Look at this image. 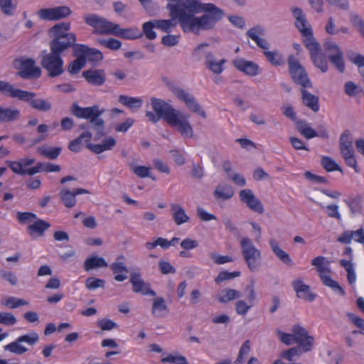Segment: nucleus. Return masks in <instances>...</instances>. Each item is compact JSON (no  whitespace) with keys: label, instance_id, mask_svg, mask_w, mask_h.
Returning <instances> with one entry per match:
<instances>
[{"label":"nucleus","instance_id":"obj_10","mask_svg":"<svg viewBox=\"0 0 364 364\" xmlns=\"http://www.w3.org/2000/svg\"><path fill=\"white\" fill-rule=\"evenodd\" d=\"M63 60L60 55L50 51L43 56L41 60L42 67L46 70L49 76L56 77L64 72Z\"/></svg>","mask_w":364,"mask_h":364},{"label":"nucleus","instance_id":"obj_20","mask_svg":"<svg viewBox=\"0 0 364 364\" xmlns=\"http://www.w3.org/2000/svg\"><path fill=\"white\" fill-rule=\"evenodd\" d=\"M74 54L75 55L81 54L82 56L85 58V61L87 60L92 62H99L102 58V53L95 48H90L85 45H76L74 47Z\"/></svg>","mask_w":364,"mask_h":364},{"label":"nucleus","instance_id":"obj_19","mask_svg":"<svg viewBox=\"0 0 364 364\" xmlns=\"http://www.w3.org/2000/svg\"><path fill=\"white\" fill-rule=\"evenodd\" d=\"M232 64L238 70L248 76L254 77L261 73L259 66L256 63L242 58L235 59Z\"/></svg>","mask_w":364,"mask_h":364},{"label":"nucleus","instance_id":"obj_59","mask_svg":"<svg viewBox=\"0 0 364 364\" xmlns=\"http://www.w3.org/2000/svg\"><path fill=\"white\" fill-rule=\"evenodd\" d=\"M132 171L140 178L150 177L151 168L144 166H132Z\"/></svg>","mask_w":364,"mask_h":364},{"label":"nucleus","instance_id":"obj_15","mask_svg":"<svg viewBox=\"0 0 364 364\" xmlns=\"http://www.w3.org/2000/svg\"><path fill=\"white\" fill-rule=\"evenodd\" d=\"M239 196L240 200L245 203L246 205L252 210L259 214L264 212L263 205L261 201L255 197L250 189H243L240 191Z\"/></svg>","mask_w":364,"mask_h":364},{"label":"nucleus","instance_id":"obj_2","mask_svg":"<svg viewBox=\"0 0 364 364\" xmlns=\"http://www.w3.org/2000/svg\"><path fill=\"white\" fill-rule=\"evenodd\" d=\"M151 105L154 111L162 117L168 125L176 129L183 137L192 138L193 129L189 122V115L174 108L163 100L151 97Z\"/></svg>","mask_w":364,"mask_h":364},{"label":"nucleus","instance_id":"obj_32","mask_svg":"<svg viewBox=\"0 0 364 364\" xmlns=\"http://www.w3.org/2000/svg\"><path fill=\"white\" fill-rule=\"evenodd\" d=\"M118 102L131 109H139L143 105V100L141 97L124 95L119 96Z\"/></svg>","mask_w":364,"mask_h":364},{"label":"nucleus","instance_id":"obj_55","mask_svg":"<svg viewBox=\"0 0 364 364\" xmlns=\"http://www.w3.org/2000/svg\"><path fill=\"white\" fill-rule=\"evenodd\" d=\"M28 303L27 301L23 299H18L16 297H9L7 300H6L3 304L9 307L10 309H16L21 306L27 305Z\"/></svg>","mask_w":364,"mask_h":364},{"label":"nucleus","instance_id":"obj_49","mask_svg":"<svg viewBox=\"0 0 364 364\" xmlns=\"http://www.w3.org/2000/svg\"><path fill=\"white\" fill-rule=\"evenodd\" d=\"M353 148L351 133L346 129L341 134L339 141V149Z\"/></svg>","mask_w":364,"mask_h":364},{"label":"nucleus","instance_id":"obj_37","mask_svg":"<svg viewBox=\"0 0 364 364\" xmlns=\"http://www.w3.org/2000/svg\"><path fill=\"white\" fill-rule=\"evenodd\" d=\"M346 55L348 60L358 68L364 84V55L353 51H348Z\"/></svg>","mask_w":364,"mask_h":364},{"label":"nucleus","instance_id":"obj_16","mask_svg":"<svg viewBox=\"0 0 364 364\" xmlns=\"http://www.w3.org/2000/svg\"><path fill=\"white\" fill-rule=\"evenodd\" d=\"M76 36L75 33H70L66 38H53L50 43V51L61 54L69 48L76 46Z\"/></svg>","mask_w":364,"mask_h":364},{"label":"nucleus","instance_id":"obj_41","mask_svg":"<svg viewBox=\"0 0 364 364\" xmlns=\"http://www.w3.org/2000/svg\"><path fill=\"white\" fill-rule=\"evenodd\" d=\"M296 126L298 131L306 139H311L317 136L316 132L304 121H296Z\"/></svg>","mask_w":364,"mask_h":364},{"label":"nucleus","instance_id":"obj_12","mask_svg":"<svg viewBox=\"0 0 364 364\" xmlns=\"http://www.w3.org/2000/svg\"><path fill=\"white\" fill-rule=\"evenodd\" d=\"M15 66L19 70L18 75L26 79L38 77L41 69L35 66V62L30 58H19L15 60Z\"/></svg>","mask_w":364,"mask_h":364},{"label":"nucleus","instance_id":"obj_38","mask_svg":"<svg viewBox=\"0 0 364 364\" xmlns=\"http://www.w3.org/2000/svg\"><path fill=\"white\" fill-rule=\"evenodd\" d=\"M50 227V224L43 220L38 219L34 223L28 226V230L31 235L36 233L38 235L41 236L44 232Z\"/></svg>","mask_w":364,"mask_h":364},{"label":"nucleus","instance_id":"obj_18","mask_svg":"<svg viewBox=\"0 0 364 364\" xmlns=\"http://www.w3.org/2000/svg\"><path fill=\"white\" fill-rule=\"evenodd\" d=\"M130 282L133 286V291L135 293H140L143 295L155 296L154 291L150 289L148 283H146L138 272H132L130 274Z\"/></svg>","mask_w":364,"mask_h":364},{"label":"nucleus","instance_id":"obj_28","mask_svg":"<svg viewBox=\"0 0 364 364\" xmlns=\"http://www.w3.org/2000/svg\"><path fill=\"white\" fill-rule=\"evenodd\" d=\"M116 145V140L112 136L105 139L101 144H88L87 147L95 154H101L105 151L112 150Z\"/></svg>","mask_w":364,"mask_h":364},{"label":"nucleus","instance_id":"obj_13","mask_svg":"<svg viewBox=\"0 0 364 364\" xmlns=\"http://www.w3.org/2000/svg\"><path fill=\"white\" fill-rule=\"evenodd\" d=\"M37 14L40 19L45 21H58L65 18L71 14V10L68 6H61L54 8L41 9Z\"/></svg>","mask_w":364,"mask_h":364},{"label":"nucleus","instance_id":"obj_52","mask_svg":"<svg viewBox=\"0 0 364 364\" xmlns=\"http://www.w3.org/2000/svg\"><path fill=\"white\" fill-rule=\"evenodd\" d=\"M328 60L335 66V68L339 71V73H344L345 62L343 60V53L336 56H331L330 58H328Z\"/></svg>","mask_w":364,"mask_h":364},{"label":"nucleus","instance_id":"obj_40","mask_svg":"<svg viewBox=\"0 0 364 364\" xmlns=\"http://www.w3.org/2000/svg\"><path fill=\"white\" fill-rule=\"evenodd\" d=\"M323 50L326 57L330 58L331 56H336L343 53L340 47L336 42L331 40H326L323 43Z\"/></svg>","mask_w":364,"mask_h":364},{"label":"nucleus","instance_id":"obj_1","mask_svg":"<svg viewBox=\"0 0 364 364\" xmlns=\"http://www.w3.org/2000/svg\"><path fill=\"white\" fill-rule=\"evenodd\" d=\"M167 9L173 19L154 20L155 28L169 32L176 26L178 19L184 32L199 33L200 31L214 28L224 16V11L212 3H202L199 0H167Z\"/></svg>","mask_w":364,"mask_h":364},{"label":"nucleus","instance_id":"obj_56","mask_svg":"<svg viewBox=\"0 0 364 364\" xmlns=\"http://www.w3.org/2000/svg\"><path fill=\"white\" fill-rule=\"evenodd\" d=\"M302 348L299 346L291 348L282 353V357L289 361H291L295 356H299L304 353Z\"/></svg>","mask_w":364,"mask_h":364},{"label":"nucleus","instance_id":"obj_64","mask_svg":"<svg viewBox=\"0 0 364 364\" xmlns=\"http://www.w3.org/2000/svg\"><path fill=\"white\" fill-rule=\"evenodd\" d=\"M277 333L279 336L280 341L287 346H291L296 343L294 334L284 333L279 330L277 331Z\"/></svg>","mask_w":364,"mask_h":364},{"label":"nucleus","instance_id":"obj_62","mask_svg":"<svg viewBox=\"0 0 364 364\" xmlns=\"http://www.w3.org/2000/svg\"><path fill=\"white\" fill-rule=\"evenodd\" d=\"M240 275V272H221L219 273V274L217 276V277L215 279V282L216 283H220L225 280H230L235 277H239Z\"/></svg>","mask_w":364,"mask_h":364},{"label":"nucleus","instance_id":"obj_26","mask_svg":"<svg viewBox=\"0 0 364 364\" xmlns=\"http://www.w3.org/2000/svg\"><path fill=\"white\" fill-rule=\"evenodd\" d=\"M269 245L274 254L277 256L280 261L284 264L292 267L294 265V263L288 253L284 251L282 248L279 247V244L277 240L273 238H271L269 240Z\"/></svg>","mask_w":364,"mask_h":364},{"label":"nucleus","instance_id":"obj_61","mask_svg":"<svg viewBox=\"0 0 364 364\" xmlns=\"http://www.w3.org/2000/svg\"><path fill=\"white\" fill-rule=\"evenodd\" d=\"M154 28H155V26L153 21L146 22L143 24V31L146 38L149 40H154L156 38V33L153 30Z\"/></svg>","mask_w":364,"mask_h":364},{"label":"nucleus","instance_id":"obj_47","mask_svg":"<svg viewBox=\"0 0 364 364\" xmlns=\"http://www.w3.org/2000/svg\"><path fill=\"white\" fill-rule=\"evenodd\" d=\"M18 338L19 342L33 346L38 341L39 336L37 333L31 331L27 334L18 337Z\"/></svg>","mask_w":364,"mask_h":364},{"label":"nucleus","instance_id":"obj_44","mask_svg":"<svg viewBox=\"0 0 364 364\" xmlns=\"http://www.w3.org/2000/svg\"><path fill=\"white\" fill-rule=\"evenodd\" d=\"M320 162L323 168L328 172L338 171L343 173L341 167L336 162L335 160L329 156H323Z\"/></svg>","mask_w":364,"mask_h":364},{"label":"nucleus","instance_id":"obj_57","mask_svg":"<svg viewBox=\"0 0 364 364\" xmlns=\"http://www.w3.org/2000/svg\"><path fill=\"white\" fill-rule=\"evenodd\" d=\"M209 46L208 43H203L199 44L193 51L192 56L196 60H200L202 57L205 58V53H209L206 48Z\"/></svg>","mask_w":364,"mask_h":364},{"label":"nucleus","instance_id":"obj_4","mask_svg":"<svg viewBox=\"0 0 364 364\" xmlns=\"http://www.w3.org/2000/svg\"><path fill=\"white\" fill-rule=\"evenodd\" d=\"M246 35L251 38L257 46L263 50V54L267 61L274 66H280L284 64L282 55L277 50H269V43L263 38L265 35V29L259 25L250 28Z\"/></svg>","mask_w":364,"mask_h":364},{"label":"nucleus","instance_id":"obj_31","mask_svg":"<svg viewBox=\"0 0 364 364\" xmlns=\"http://www.w3.org/2000/svg\"><path fill=\"white\" fill-rule=\"evenodd\" d=\"M70 29V23L63 22L53 26L49 32L53 38H66L70 33L68 32Z\"/></svg>","mask_w":364,"mask_h":364},{"label":"nucleus","instance_id":"obj_50","mask_svg":"<svg viewBox=\"0 0 364 364\" xmlns=\"http://www.w3.org/2000/svg\"><path fill=\"white\" fill-rule=\"evenodd\" d=\"M0 9L4 14L12 16L16 9V5L12 0H0Z\"/></svg>","mask_w":364,"mask_h":364},{"label":"nucleus","instance_id":"obj_54","mask_svg":"<svg viewBox=\"0 0 364 364\" xmlns=\"http://www.w3.org/2000/svg\"><path fill=\"white\" fill-rule=\"evenodd\" d=\"M250 351V341L249 340L245 341L240 348L238 356L235 360L236 363H242L245 359L246 356Z\"/></svg>","mask_w":364,"mask_h":364},{"label":"nucleus","instance_id":"obj_21","mask_svg":"<svg viewBox=\"0 0 364 364\" xmlns=\"http://www.w3.org/2000/svg\"><path fill=\"white\" fill-rule=\"evenodd\" d=\"M291 285L294 290L296 293V296L299 298L303 299L308 301H312L316 299V294H313L311 291L310 287L309 285L305 284L302 279H294L292 282Z\"/></svg>","mask_w":364,"mask_h":364},{"label":"nucleus","instance_id":"obj_14","mask_svg":"<svg viewBox=\"0 0 364 364\" xmlns=\"http://www.w3.org/2000/svg\"><path fill=\"white\" fill-rule=\"evenodd\" d=\"M291 331L294 340L298 346L302 348L303 351H309L313 346L314 339L308 335L307 331L301 326L295 325L292 327Z\"/></svg>","mask_w":364,"mask_h":364},{"label":"nucleus","instance_id":"obj_8","mask_svg":"<svg viewBox=\"0 0 364 364\" xmlns=\"http://www.w3.org/2000/svg\"><path fill=\"white\" fill-rule=\"evenodd\" d=\"M168 88L171 93L182 102L189 111L198 114L204 119L206 118L205 112L201 108L194 96L188 91L176 85H171Z\"/></svg>","mask_w":364,"mask_h":364},{"label":"nucleus","instance_id":"obj_23","mask_svg":"<svg viewBox=\"0 0 364 364\" xmlns=\"http://www.w3.org/2000/svg\"><path fill=\"white\" fill-rule=\"evenodd\" d=\"M227 63L225 59L217 60L212 53H205V65L214 74H220L225 70L224 65Z\"/></svg>","mask_w":364,"mask_h":364},{"label":"nucleus","instance_id":"obj_42","mask_svg":"<svg viewBox=\"0 0 364 364\" xmlns=\"http://www.w3.org/2000/svg\"><path fill=\"white\" fill-rule=\"evenodd\" d=\"M4 350L16 355H22L28 350L21 342L18 341V338L14 341L5 346Z\"/></svg>","mask_w":364,"mask_h":364},{"label":"nucleus","instance_id":"obj_33","mask_svg":"<svg viewBox=\"0 0 364 364\" xmlns=\"http://www.w3.org/2000/svg\"><path fill=\"white\" fill-rule=\"evenodd\" d=\"M20 117V111L15 108L5 107L0 105V122H9L17 120Z\"/></svg>","mask_w":364,"mask_h":364},{"label":"nucleus","instance_id":"obj_60","mask_svg":"<svg viewBox=\"0 0 364 364\" xmlns=\"http://www.w3.org/2000/svg\"><path fill=\"white\" fill-rule=\"evenodd\" d=\"M16 323L15 316L9 312L0 313V323L5 326H13Z\"/></svg>","mask_w":364,"mask_h":364},{"label":"nucleus","instance_id":"obj_27","mask_svg":"<svg viewBox=\"0 0 364 364\" xmlns=\"http://www.w3.org/2000/svg\"><path fill=\"white\" fill-rule=\"evenodd\" d=\"M112 35L125 39L133 40L141 37L142 33L136 27L120 28L119 26L117 24V28H114Z\"/></svg>","mask_w":364,"mask_h":364},{"label":"nucleus","instance_id":"obj_48","mask_svg":"<svg viewBox=\"0 0 364 364\" xmlns=\"http://www.w3.org/2000/svg\"><path fill=\"white\" fill-rule=\"evenodd\" d=\"M345 93L349 97H355L363 92V89L358 87L354 82L348 81L344 85Z\"/></svg>","mask_w":364,"mask_h":364},{"label":"nucleus","instance_id":"obj_36","mask_svg":"<svg viewBox=\"0 0 364 364\" xmlns=\"http://www.w3.org/2000/svg\"><path fill=\"white\" fill-rule=\"evenodd\" d=\"M213 195L218 199L228 200L233 196L234 191L231 186L220 183L216 187Z\"/></svg>","mask_w":364,"mask_h":364},{"label":"nucleus","instance_id":"obj_43","mask_svg":"<svg viewBox=\"0 0 364 364\" xmlns=\"http://www.w3.org/2000/svg\"><path fill=\"white\" fill-rule=\"evenodd\" d=\"M301 93L304 105L316 112L318 109L317 97L304 89L301 90Z\"/></svg>","mask_w":364,"mask_h":364},{"label":"nucleus","instance_id":"obj_58","mask_svg":"<svg viewBox=\"0 0 364 364\" xmlns=\"http://www.w3.org/2000/svg\"><path fill=\"white\" fill-rule=\"evenodd\" d=\"M209 256L211 259L217 264H223L233 261L232 257L228 255H220L213 252H210Z\"/></svg>","mask_w":364,"mask_h":364},{"label":"nucleus","instance_id":"obj_17","mask_svg":"<svg viewBox=\"0 0 364 364\" xmlns=\"http://www.w3.org/2000/svg\"><path fill=\"white\" fill-rule=\"evenodd\" d=\"M87 193H89V191L84 188H75L71 191L68 188L64 187L60 190L59 196L63 205L68 208H71L76 205L75 197L77 195Z\"/></svg>","mask_w":364,"mask_h":364},{"label":"nucleus","instance_id":"obj_25","mask_svg":"<svg viewBox=\"0 0 364 364\" xmlns=\"http://www.w3.org/2000/svg\"><path fill=\"white\" fill-rule=\"evenodd\" d=\"M324 260L325 258L320 256V279L325 286L331 288L334 292L341 296H344L346 294L344 289L336 281L332 279L328 275L322 274L323 272V264Z\"/></svg>","mask_w":364,"mask_h":364},{"label":"nucleus","instance_id":"obj_51","mask_svg":"<svg viewBox=\"0 0 364 364\" xmlns=\"http://www.w3.org/2000/svg\"><path fill=\"white\" fill-rule=\"evenodd\" d=\"M98 43L100 45L113 50H117L122 46V43L119 40L114 38L99 39Z\"/></svg>","mask_w":364,"mask_h":364},{"label":"nucleus","instance_id":"obj_6","mask_svg":"<svg viewBox=\"0 0 364 364\" xmlns=\"http://www.w3.org/2000/svg\"><path fill=\"white\" fill-rule=\"evenodd\" d=\"M104 112L105 109H100L98 105L81 107L75 103L71 107V112L76 117L90 120L92 127L97 131L95 136L96 139H100L103 135L105 122L100 117Z\"/></svg>","mask_w":364,"mask_h":364},{"label":"nucleus","instance_id":"obj_5","mask_svg":"<svg viewBox=\"0 0 364 364\" xmlns=\"http://www.w3.org/2000/svg\"><path fill=\"white\" fill-rule=\"evenodd\" d=\"M4 95L18 100L28 102L35 109L47 112L51 109V104L44 99H35L36 94L32 92L16 88L12 84L6 81Z\"/></svg>","mask_w":364,"mask_h":364},{"label":"nucleus","instance_id":"obj_22","mask_svg":"<svg viewBox=\"0 0 364 364\" xmlns=\"http://www.w3.org/2000/svg\"><path fill=\"white\" fill-rule=\"evenodd\" d=\"M124 260V256H119L117 258V260L110 265V269H112L114 275V279L117 282H124L128 277L127 274L129 273V270L123 262Z\"/></svg>","mask_w":364,"mask_h":364},{"label":"nucleus","instance_id":"obj_39","mask_svg":"<svg viewBox=\"0 0 364 364\" xmlns=\"http://www.w3.org/2000/svg\"><path fill=\"white\" fill-rule=\"evenodd\" d=\"M92 138V134L88 132H84L77 139L70 142L69 149L73 152H78L82 147V142L85 141L88 142Z\"/></svg>","mask_w":364,"mask_h":364},{"label":"nucleus","instance_id":"obj_7","mask_svg":"<svg viewBox=\"0 0 364 364\" xmlns=\"http://www.w3.org/2000/svg\"><path fill=\"white\" fill-rule=\"evenodd\" d=\"M241 253L250 271H255L260 264L261 251L254 245L252 240L243 237L240 240Z\"/></svg>","mask_w":364,"mask_h":364},{"label":"nucleus","instance_id":"obj_11","mask_svg":"<svg viewBox=\"0 0 364 364\" xmlns=\"http://www.w3.org/2000/svg\"><path fill=\"white\" fill-rule=\"evenodd\" d=\"M288 65L292 80L296 84L301 85L303 88L311 86L306 72L295 57L292 55L289 57Z\"/></svg>","mask_w":364,"mask_h":364},{"label":"nucleus","instance_id":"obj_3","mask_svg":"<svg viewBox=\"0 0 364 364\" xmlns=\"http://www.w3.org/2000/svg\"><path fill=\"white\" fill-rule=\"evenodd\" d=\"M293 16L295 18V26L304 37V44L309 50L311 58L316 66H318V44L314 37L311 26L307 22L306 16L299 8L291 9Z\"/></svg>","mask_w":364,"mask_h":364},{"label":"nucleus","instance_id":"obj_63","mask_svg":"<svg viewBox=\"0 0 364 364\" xmlns=\"http://www.w3.org/2000/svg\"><path fill=\"white\" fill-rule=\"evenodd\" d=\"M350 21L354 27L357 28L360 35L364 38V21L357 14L350 16Z\"/></svg>","mask_w":364,"mask_h":364},{"label":"nucleus","instance_id":"obj_53","mask_svg":"<svg viewBox=\"0 0 364 364\" xmlns=\"http://www.w3.org/2000/svg\"><path fill=\"white\" fill-rule=\"evenodd\" d=\"M105 282L101 279L95 277H89L85 281V286L90 290H95L97 288H103Z\"/></svg>","mask_w":364,"mask_h":364},{"label":"nucleus","instance_id":"obj_30","mask_svg":"<svg viewBox=\"0 0 364 364\" xmlns=\"http://www.w3.org/2000/svg\"><path fill=\"white\" fill-rule=\"evenodd\" d=\"M171 209L172 211V218L175 223L181 225L190 220V218L186 214L184 208L179 204H171Z\"/></svg>","mask_w":364,"mask_h":364},{"label":"nucleus","instance_id":"obj_46","mask_svg":"<svg viewBox=\"0 0 364 364\" xmlns=\"http://www.w3.org/2000/svg\"><path fill=\"white\" fill-rule=\"evenodd\" d=\"M38 151L43 156L50 159H56L60 151V148H53L49 146H41L38 149Z\"/></svg>","mask_w":364,"mask_h":364},{"label":"nucleus","instance_id":"obj_34","mask_svg":"<svg viewBox=\"0 0 364 364\" xmlns=\"http://www.w3.org/2000/svg\"><path fill=\"white\" fill-rule=\"evenodd\" d=\"M241 297L240 291L233 289H225L217 295V299L220 303H228Z\"/></svg>","mask_w":364,"mask_h":364},{"label":"nucleus","instance_id":"obj_45","mask_svg":"<svg viewBox=\"0 0 364 364\" xmlns=\"http://www.w3.org/2000/svg\"><path fill=\"white\" fill-rule=\"evenodd\" d=\"M77 59L73 60L68 66V70L71 74H77L85 65V58L81 54L77 55Z\"/></svg>","mask_w":364,"mask_h":364},{"label":"nucleus","instance_id":"obj_9","mask_svg":"<svg viewBox=\"0 0 364 364\" xmlns=\"http://www.w3.org/2000/svg\"><path fill=\"white\" fill-rule=\"evenodd\" d=\"M83 18L86 24L95 28L94 33L97 34L112 35L114 28H117V24L95 14H85Z\"/></svg>","mask_w":364,"mask_h":364},{"label":"nucleus","instance_id":"obj_24","mask_svg":"<svg viewBox=\"0 0 364 364\" xmlns=\"http://www.w3.org/2000/svg\"><path fill=\"white\" fill-rule=\"evenodd\" d=\"M82 76L89 84L93 86H101L105 83L106 80L105 73L102 70L90 69L84 71Z\"/></svg>","mask_w":364,"mask_h":364},{"label":"nucleus","instance_id":"obj_35","mask_svg":"<svg viewBox=\"0 0 364 364\" xmlns=\"http://www.w3.org/2000/svg\"><path fill=\"white\" fill-rule=\"evenodd\" d=\"M107 262L102 257L92 256L85 259L83 267L85 271L89 272L95 268L107 267Z\"/></svg>","mask_w":364,"mask_h":364},{"label":"nucleus","instance_id":"obj_29","mask_svg":"<svg viewBox=\"0 0 364 364\" xmlns=\"http://www.w3.org/2000/svg\"><path fill=\"white\" fill-rule=\"evenodd\" d=\"M168 312V308L162 297H156L153 301L151 314L156 318L165 317Z\"/></svg>","mask_w":364,"mask_h":364}]
</instances>
